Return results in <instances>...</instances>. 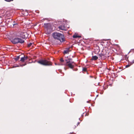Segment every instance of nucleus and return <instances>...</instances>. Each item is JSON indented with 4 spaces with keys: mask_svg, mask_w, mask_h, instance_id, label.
<instances>
[{
    "mask_svg": "<svg viewBox=\"0 0 134 134\" xmlns=\"http://www.w3.org/2000/svg\"><path fill=\"white\" fill-rule=\"evenodd\" d=\"M87 102L88 103V101H87Z\"/></svg>",
    "mask_w": 134,
    "mask_h": 134,
    "instance_id": "nucleus-29",
    "label": "nucleus"
},
{
    "mask_svg": "<svg viewBox=\"0 0 134 134\" xmlns=\"http://www.w3.org/2000/svg\"><path fill=\"white\" fill-rule=\"evenodd\" d=\"M134 63V62H133V63Z\"/></svg>",
    "mask_w": 134,
    "mask_h": 134,
    "instance_id": "nucleus-28",
    "label": "nucleus"
},
{
    "mask_svg": "<svg viewBox=\"0 0 134 134\" xmlns=\"http://www.w3.org/2000/svg\"><path fill=\"white\" fill-rule=\"evenodd\" d=\"M99 55L101 59H105L107 57V54L104 53L103 51L100 54H99Z\"/></svg>",
    "mask_w": 134,
    "mask_h": 134,
    "instance_id": "nucleus-5",
    "label": "nucleus"
},
{
    "mask_svg": "<svg viewBox=\"0 0 134 134\" xmlns=\"http://www.w3.org/2000/svg\"><path fill=\"white\" fill-rule=\"evenodd\" d=\"M61 65H64V64H62V63H61Z\"/></svg>",
    "mask_w": 134,
    "mask_h": 134,
    "instance_id": "nucleus-26",
    "label": "nucleus"
},
{
    "mask_svg": "<svg viewBox=\"0 0 134 134\" xmlns=\"http://www.w3.org/2000/svg\"><path fill=\"white\" fill-rule=\"evenodd\" d=\"M14 24H13V26H14L15 25H17L18 24L16 22H15V21H14Z\"/></svg>",
    "mask_w": 134,
    "mask_h": 134,
    "instance_id": "nucleus-13",
    "label": "nucleus"
},
{
    "mask_svg": "<svg viewBox=\"0 0 134 134\" xmlns=\"http://www.w3.org/2000/svg\"><path fill=\"white\" fill-rule=\"evenodd\" d=\"M16 36L23 39H25L28 37V34L26 32H20L17 34Z\"/></svg>",
    "mask_w": 134,
    "mask_h": 134,
    "instance_id": "nucleus-3",
    "label": "nucleus"
},
{
    "mask_svg": "<svg viewBox=\"0 0 134 134\" xmlns=\"http://www.w3.org/2000/svg\"><path fill=\"white\" fill-rule=\"evenodd\" d=\"M48 24V23H44V25H45L46 27L47 28Z\"/></svg>",
    "mask_w": 134,
    "mask_h": 134,
    "instance_id": "nucleus-17",
    "label": "nucleus"
},
{
    "mask_svg": "<svg viewBox=\"0 0 134 134\" xmlns=\"http://www.w3.org/2000/svg\"><path fill=\"white\" fill-rule=\"evenodd\" d=\"M98 59V57L97 56H93L92 57V60H96Z\"/></svg>",
    "mask_w": 134,
    "mask_h": 134,
    "instance_id": "nucleus-10",
    "label": "nucleus"
},
{
    "mask_svg": "<svg viewBox=\"0 0 134 134\" xmlns=\"http://www.w3.org/2000/svg\"><path fill=\"white\" fill-rule=\"evenodd\" d=\"M2 18L1 16H0V23H2Z\"/></svg>",
    "mask_w": 134,
    "mask_h": 134,
    "instance_id": "nucleus-21",
    "label": "nucleus"
},
{
    "mask_svg": "<svg viewBox=\"0 0 134 134\" xmlns=\"http://www.w3.org/2000/svg\"><path fill=\"white\" fill-rule=\"evenodd\" d=\"M81 36H78L77 34L76 33H75L73 36V37L75 38H81Z\"/></svg>",
    "mask_w": 134,
    "mask_h": 134,
    "instance_id": "nucleus-9",
    "label": "nucleus"
},
{
    "mask_svg": "<svg viewBox=\"0 0 134 134\" xmlns=\"http://www.w3.org/2000/svg\"><path fill=\"white\" fill-rule=\"evenodd\" d=\"M131 65V64H128L127 65H126L125 66V67L126 68H128Z\"/></svg>",
    "mask_w": 134,
    "mask_h": 134,
    "instance_id": "nucleus-16",
    "label": "nucleus"
},
{
    "mask_svg": "<svg viewBox=\"0 0 134 134\" xmlns=\"http://www.w3.org/2000/svg\"><path fill=\"white\" fill-rule=\"evenodd\" d=\"M38 62L41 64L44 65H52L50 62L46 60H40L38 61Z\"/></svg>",
    "mask_w": 134,
    "mask_h": 134,
    "instance_id": "nucleus-4",
    "label": "nucleus"
},
{
    "mask_svg": "<svg viewBox=\"0 0 134 134\" xmlns=\"http://www.w3.org/2000/svg\"><path fill=\"white\" fill-rule=\"evenodd\" d=\"M79 123H80V122H78L77 123V125H78V124H79Z\"/></svg>",
    "mask_w": 134,
    "mask_h": 134,
    "instance_id": "nucleus-25",
    "label": "nucleus"
},
{
    "mask_svg": "<svg viewBox=\"0 0 134 134\" xmlns=\"http://www.w3.org/2000/svg\"><path fill=\"white\" fill-rule=\"evenodd\" d=\"M74 63L73 62H72L71 63L70 62V61H67L66 65L68 66L69 68L71 69H72L74 66V65H73L72 64Z\"/></svg>",
    "mask_w": 134,
    "mask_h": 134,
    "instance_id": "nucleus-6",
    "label": "nucleus"
},
{
    "mask_svg": "<svg viewBox=\"0 0 134 134\" xmlns=\"http://www.w3.org/2000/svg\"><path fill=\"white\" fill-rule=\"evenodd\" d=\"M60 62H64V60H63V59L62 58H61L60 60Z\"/></svg>",
    "mask_w": 134,
    "mask_h": 134,
    "instance_id": "nucleus-19",
    "label": "nucleus"
},
{
    "mask_svg": "<svg viewBox=\"0 0 134 134\" xmlns=\"http://www.w3.org/2000/svg\"><path fill=\"white\" fill-rule=\"evenodd\" d=\"M132 51H134V49H131L130 51L129 52V53H130V52H132Z\"/></svg>",
    "mask_w": 134,
    "mask_h": 134,
    "instance_id": "nucleus-22",
    "label": "nucleus"
},
{
    "mask_svg": "<svg viewBox=\"0 0 134 134\" xmlns=\"http://www.w3.org/2000/svg\"><path fill=\"white\" fill-rule=\"evenodd\" d=\"M70 51L69 48H66L65 50H64V54H66L68 53Z\"/></svg>",
    "mask_w": 134,
    "mask_h": 134,
    "instance_id": "nucleus-11",
    "label": "nucleus"
},
{
    "mask_svg": "<svg viewBox=\"0 0 134 134\" xmlns=\"http://www.w3.org/2000/svg\"><path fill=\"white\" fill-rule=\"evenodd\" d=\"M52 35L54 39L59 41L61 42H62L65 41L64 36L60 33L55 32L52 34Z\"/></svg>",
    "mask_w": 134,
    "mask_h": 134,
    "instance_id": "nucleus-1",
    "label": "nucleus"
},
{
    "mask_svg": "<svg viewBox=\"0 0 134 134\" xmlns=\"http://www.w3.org/2000/svg\"><path fill=\"white\" fill-rule=\"evenodd\" d=\"M25 66V65H24V64H22V65H20V66H21V67H22V66Z\"/></svg>",
    "mask_w": 134,
    "mask_h": 134,
    "instance_id": "nucleus-23",
    "label": "nucleus"
},
{
    "mask_svg": "<svg viewBox=\"0 0 134 134\" xmlns=\"http://www.w3.org/2000/svg\"><path fill=\"white\" fill-rule=\"evenodd\" d=\"M12 21V19H9V21Z\"/></svg>",
    "mask_w": 134,
    "mask_h": 134,
    "instance_id": "nucleus-24",
    "label": "nucleus"
},
{
    "mask_svg": "<svg viewBox=\"0 0 134 134\" xmlns=\"http://www.w3.org/2000/svg\"><path fill=\"white\" fill-rule=\"evenodd\" d=\"M20 58V56H17L15 58V59L16 61H17Z\"/></svg>",
    "mask_w": 134,
    "mask_h": 134,
    "instance_id": "nucleus-12",
    "label": "nucleus"
},
{
    "mask_svg": "<svg viewBox=\"0 0 134 134\" xmlns=\"http://www.w3.org/2000/svg\"><path fill=\"white\" fill-rule=\"evenodd\" d=\"M28 59V57L27 56H24V57H22L21 58L20 61L22 62H23L25 60H26Z\"/></svg>",
    "mask_w": 134,
    "mask_h": 134,
    "instance_id": "nucleus-7",
    "label": "nucleus"
},
{
    "mask_svg": "<svg viewBox=\"0 0 134 134\" xmlns=\"http://www.w3.org/2000/svg\"><path fill=\"white\" fill-rule=\"evenodd\" d=\"M87 69L86 68H83L82 69V70L83 71H86Z\"/></svg>",
    "mask_w": 134,
    "mask_h": 134,
    "instance_id": "nucleus-15",
    "label": "nucleus"
},
{
    "mask_svg": "<svg viewBox=\"0 0 134 134\" xmlns=\"http://www.w3.org/2000/svg\"><path fill=\"white\" fill-rule=\"evenodd\" d=\"M59 29L61 30H65L66 27L65 25H62L58 27Z\"/></svg>",
    "mask_w": 134,
    "mask_h": 134,
    "instance_id": "nucleus-8",
    "label": "nucleus"
},
{
    "mask_svg": "<svg viewBox=\"0 0 134 134\" xmlns=\"http://www.w3.org/2000/svg\"><path fill=\"white\" fill-rule=\"evenodd\" d=\"M5 1L7 2H10L12 1H13V0H4Z\"/></svg>",
    "mask_w": 134,
    "mask_h": 134,
    "instance_id": "nucleus-20",
    "label": "nucleus"
},
{
    "mask_svg": "<svg viewBox=\"0 0 134 134\" xmlns=\"http://www.w3.org/2000/svg\"><path fill=\"white\" fill-rule=\"evenodd\" d=\"M32 44V43H30L28 44L27 46L28 47H30Z\"/></svg>",
    "mask_w": 134,
    "mask_h": 134,
    "instance_id": "nucleus-14",
    "label": "nucleus"
},
{
    "mask_svg": "<svg viewBox=\"0 0 134 134\" xmlns=\"http://www.w3.org/2000/svg\"><path fill=\"white\" fill-rule=\"evenodd\" d=\"M11 42L14 44L18 43H23L24 42V41L21 38L17 37H13L10 38Z\"/></svg>",
    "mask_w": 134,
    "mask_h": 134,
    "instance_id": "nucleus-2",
    "label": "nucleus"
},
{
    "mask_svg": "<svg viewBox=\"0 0 134 134\" xmlns=\"http://www.w3.org/2000/svg\"><path fill=\"white\" fill-rule=\"evenodd\" d=\"M24 65H26V63L24 64Z\"/></svg>",
    "mask_w": 134,
    "mask_h": 134,
    "instance_id": "nucleus-27",
    "label": "nucleus"
},
{
    "mask_svg": "<svg viewBox=\"0 0 134 134\" xmlns=\"http://www.w3.org/2000/svg\"><path fill=\"white\" fill-rule=\"evenodd\" d=\"M20 66V65H15L14 66V68L16 67H19Z\"/></svg>",
    "mask_w": 134,
    "mask_h": 134,
    "instance_id": "nucleus-18",
    "label": "nucleus"
}]
</instances>
